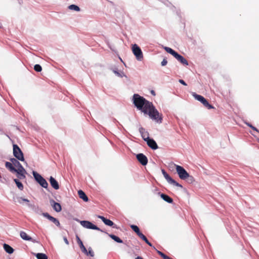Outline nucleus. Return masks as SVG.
Wrapping results in <instances>:
<instances>
[{
	"mask_svg": "<svg viewBox=\"0 0 259 259\" xmlns=\"http://www.w3.org/2000/svg\"><path fill=\"white\" fill-rule=\"evenodd\" d=\"M109 236L115 241L120 243H122V240L120 239L118 237L113 234H109Z\"/></svg>",
	"mask_w": 259,
	"mask_h": 259,
	"instance_id": "27",
	"label": "nucleus"
},
{
	"mask_svg": "<svg viewBox=\"0 0 259 259\" xmlns=\"http://www.w3.org/2000/svg\"><path fill=\"white\" fill-rule=\"evenodd\" d=\"M170 184H172L174 186H176L177 187H180V188H182V186L179 183H178V182H177L175 180H174V179L172 180V181L170 183Z\"/></svg>",
	"mask_w": 259,
	"mask_h": 259,
	"instance_id": "33",
	"label": "nucleus"
},
{
	"mask_svg": "<svg viewBox=\"0 0 259 259\" xmlns=\"http://www.w3.org/2000/svg\"><path fill=\"white\" fill-rule=\"evenodd\" d=\"M99 218L102 220V221L104 222V223L108 226H112L113 228H116V226L114 224L112 221H111L110 220L106 219L105 217L101 216V215H98V217Z\"/></svg>",
	"mask_w": 259,
	"mask_h": 259,
	"instance_id": "12",
	"label": "nucleus"
},
{
	"mask_svg": "<svg viewBox=\"0 0 259 259\" xmlns=\"http://www.w3.org/2000/svg\"><path fill=\"white\" fill-rule=\"evenodd\" d=\"M246 124L248 126H249L250 127H251L253 130L257 132H258V131L257 130V129L254 126H253V125H252L250 123H248V122H246Z\"/></svg>",
	"mask_w": 259,
	"mask_h": 259,
	"instance_id": "35",
	"label": "nucleus"
},
{
	"mask_svg": "<svg viewBox=\"0 0 259 259\" xmlns=\"http://www.w3.org/2000/svg\"><path fill=\"white\" fill-rule=\"evenodd\" d=\"M42 215L44 217L48 219V220H49L50 221L52 222L57 226L60 227V222L57 219L52 217L47 212L42 213Z\"/></svg>",
	"mask_w": 259,
	"mask_h": 259,
	"instance_id": "9",
	"label": "nucleus"
},
{
	"mask_svg": "<svg viewBox=\"0 0 259 259\" xmlns=\"http://www.w3.org/2000/svg\"><path fill=\"white\" fill-rule=\"evenodd\" d=\"M20 235L21 238L24 240L32 241V238L28 236L27 234L25 232L21 231Z\"/></svg>",
	"mask_w": 259,
	"mask_h": 259,
	"instance_id": "19",
	"label": "nucleus"
},
{
	"mask_svg": "<svg viewBox=\"0 0 259 259\" xmlns=\"http://www.w3.org/2000/svg\"><path fill=\"white\" fill-rule=\"evenodd\" d=\"M171 165L174 167H176L177 172L179 175V178L182 180H185L187 178H190L191 180L193 179V177L190 176L187 171L181 166L176 165L172 163Z\"/></svg>",
	"mask_w": 259,
	"mask_h": 259,
	"instance_id": "3",
	"label": "nucleus"
},
{
	"mask_svg": "<svg viewBox=\"0 0 259 259\" xmlns=\"http://www.w3.org/2000/svg\"><path fill=\"white\" fill-rule=\"evenodd\" d=\"M78 194L79 197L83 201L87 202L89 200L88 197H87L85 193L82 190H79L78 191Z\"/></svg>",
	"mask_w": 259,
	"mask_h": 259,
	"instance_id": "20",
	"label": "nucleus"
},
{
	"mask_svg": "<svg viewBox=\"0 0 259 259\" xmlns=\"http://www.w3.org/2000/svg\"><path fill=\"white\" fill-rule=\"evenodd\" d=\"M164 50L168 53H169L170 54L172 55L174 57L176 56V55L178 54V53H177L176 51H175L174 50H172V49L169 48V47H164Z\"/></svg>",
	"mask_w": 259,
	"mask_h": 259,
	"instance_id": "26",
	"label": "nucleus"
},
{
	"mask_svg": "<svg viewBox=\"0 0 259 259\" xmlns=\"http://www.w3.org/2000/svg\"><path fill=\"white\" fill-rule=\"evenodd\" d=\"M164 259H172L171 258L169 257V256H166Z\"/></svg>",
	"mask_w": 259,
	"mask_h": 259,
	"instance_id": "43",
	"label": "nucleus"
},
{
	"mask_svg": "<svg viewBox=\"0 0 259 259\" xmlns=\"http://www.w3.org/2000/svg\"><path fill=\"white\" fill-rule=\"evenodd\" d=\"M175 58L183 65L186 66L188 65V62L187 60L185 58H184L182 56L179 55L178 53L176 55Z\"/></svg>",
	"mask_w": 259,
	"mask_h": 259,
	"instance_id": "16",
	"label": "nucleus"
},
{
	"mask_svg": "<svg viewBox=\"0 0 259 259\" xmlns=\"http://www.w3.org/2000/svg\"><path fill=\"white\" fill-rule=\"evenodd\" d=\"M137 158L138 161L143 165H146L148 162L147 158L145 155L142 153H140L137 155Z\"/></svg>",
	"mask_w": 259,
	"mask_h": 259,
	"instance_id": "11",
	"label": "nucleus"
},
{
	"mask_svg": "<svg viewBox=\"0 0 259 259\" xmlns=\"http://www.w3.org/2000/svg\"><path fill=\"white\" fill-rule=\"evenodd\" d=\"M193 97L197 100L200 101L203 105L208 109H213L214 107L209 104L207 101L202 96L197 95L195 93H192Z\"/></svg>",
	"mask_w": 259,
	"mask_h": 259,
	"instance_id": "7",
	"label": "nucleus"
},
{
	"mask_svg": "<svg viewBox=\"0 0 259 259\" xmlns=\"http://www.w3.org/2000/svg\"><path fill=\"white\" fill-rule=\"evenodd\" d=\"M112 70L115 74L118 77H122L123 76H125V75L123 72H118L115 69H112Z\"/></svg>",
	"mask_w": 259,
	"mask_h": 259,
	"instance_id": "30",
	"label": "nucleus"
},
{
	"mask_svg": "<svg viewBox=\"0 0 259 259\" xmlns=\"http://www.w3.org/2000/svg\"><path fill=\"white\" fill-rule=\"evenodd\" d=\"M88 255H90L91 256H94V253L91 248L89 249V251H88Z\"/></svg>",
	"mask_w": 259,
	"mask_h": 259,
	"instance_id": "36",
	"label": "nucleus"
},
{
	"mask_svg": "<svg viewBox=\"0 0 259 259\" xmlns=\"http://www.w3.org/2000/svg\"><path fill=\"white\" fill-rule=\"evenodd\" d=\"M14 201L15 202H18L19 203L22 204L24 202H29V200L28 199H27L23 198L22 197H17L14 198Z\"/></svg>",
	"mask_w": 259,
	"mask_h": 259,
	"instance_id": "22",
	"label": "nucleus"
},
{
	"mask_svg": "<svg viewBox=\"0 0 259 259\" xmlns=\"http://www.w3.org/2000/svg\"><path fill=\"white\" fill-rule=\"evenodd\" d=\"M145 242L147 244H148L149 246H152V244H151V243H150V242L148 240V239H147L145 241Z\"/></svg>",
	"mask_w": 259,
	"mask_h": 259,
	"instance_id": "41",
	"label": "nucleus"
},
{
	"mask_svg": "<svg viewBox=\"0 0 259 259\" xmlns=\"http://www.w3.org/2000/svg\"><path fill=\"white\" fill-rule=\"evenodd\" d=\"M179 82L181 83V84L184 85H187V84L183 80V79H180L179 80Z\"/></svg>",
	"mask_w": 259,
	"mask_h": 259,
	"instance_id": "39",
	"label": "nucleus"
},
{
	"mask_svg": "<svg viewBox=\"0 0 259 259\" xmlns=\"http://www.w3.org/2000/svg\"><path fill=\"white\" fill-rule=\"evenodd\" d=\"M133 100V103L137 109L141 110L145 114H148L151 119L157 123L162 122V115L160 114L151 102L138 94L134 95Z\"/></svg>",
	"mask_w": 259,
	"mask_h": 259,
	"instance_id": "1",
	"label": "nucleus"
},
{
	"mask_svg": "<svg viewBox=\"0 0 259 259\" xmlns=\"http://www.w3.org/2000/svg\"><path fill=\"white\" fill-rule=\"evenodd\" d=\"M32 174L36 181L39 183L41 187L45 188L48 187V184L47 182L40 175L34 171H33Z\"/></svg>",
	"mask_w": 259,
	"mask_h": 259,
	"instance_id": "5",
	"label": "nucleus"
},
{
	"mask_svg": "<svg viewBox=\"0 0 259 259\" xmlns=\"http://www.w3.org/2000/svg\"><path fill=\"white\" fill-rule=\"evenodd\" d=\"M138 236L141 238L143 240H144V241L147 239V238L146 237V236L143 235L141 232H140L138 235Z\"/></svg>",
	"mask_w": 259,
	"mask_h": 259,
	"instance_id": "34",
	"label": "nucleus"
},
{
	"mask_svg": "<svg viewBox=\"0 0 259 259\" xmlns=\"http://www.w3.org/2000/svg\"><path fill=\"white\" fill-rule=\"evenodd\" d=\"M145 141L147 142V144L148 145V146H149L152 149L155 150L158 148V146L156 142L154 140L151 139L149 138Z\"/></svg>",
	"mask_w": 259,
	"mask_h": 259,
	"instance_id": "13",
	"label": "nucleus"
},
{
	"mask_svg": "<svg viewBox=\"0 0 259 259\" xmlns=\"http://www.w3.org/2000/svg\"><path fill=\"white\" fill-rule=\"evenodd\" d=\"M4 248L5 250L9 254H11L14 252L13 248L8 244H4Z\"/></svg>",
	"mask_w": 259,
	"mask_h": 259,
	"instance_id": "23",
	"label": "nucleus"
},
{
	"mask_svg": "<svg viewBox=\"0 0 259 259\" xmlns=\"http://www.w3.org/2000/svg\"><path fill=\"white\" fill-rule=\"evenodd\" d=\"M161 171L164 178L166 180L167 182L170 184L173 179L166 173V172L164 169H162Z\"/></svg>",
	"mask_w": 259,
	"mask_h": 259,
	"instance_id": "24",
	"label": "nucleus"
},
{
	"mask_svg": "<svg viewBox=\"0 0 259 259\" xmlns=\"http://www.w3.org/2000/svg\"><path fill=\"white\" fill-rule=\"evenodd\" d=\"M151 94H152V95H153V96H155V92H154L153 90H152V91H151Z\"/></svg>",
	"mask_w": 259,
	"mask_h": 259,
	"instance_id": "42",
	"label": "nucleus"
},
{
	"mask_svg": "<svg viewBox=\"0 0 259 259\" xmlns=\"http://www.w3.org/2000/svg\"><path fill=\"white\" fill-rule=\"evenodd\" d=\"M131 228L133 229V230L136 233L137 235L141 232L139 228L136 225H131Z\"/></svg>",
	"mask_w": 259,
	"mask_h": 259,
	"instance_id": "31",
	"label": "nucleus"
},
{
	"mask_svg": "<svg viewBox=\"0 0 259 259\" xmlns=\"http://www.w3.org/2000/svg\"><path fill=\"white\" fill-rule=\"evenodd\" d=\"M37 259H48V256L43 253H33Z\"/></svg>",
	"mask_w": 259,
	"mask_h": 259,
	"instance_id": "25",
	"label": "nucleus"
},
{
	"mask_svg": "<svg viewBox=\"0 0 259 259\" xmlns=\"http://www.w3.org/2000/svg\"><path fill=\"white\" fill-rule=\"evenodd\" d=\"M157 252L158 253V254H159L163 258H164V257L166 256V255H165V254H164L163 253L159 250H157Z\"/></svg>",
	"mask_w": 259,
	"mask_h": 259,
	"instance_id": "38",
	"label": "nucleus"
},
{
	"mask_svg": "<svg viewBox=\"0 0 259 259\" xmlns=\"http://www.w3.org/2000/svg\"><path fill=\"white\" fill-rule=\"evenodd\" d=\"M63 240L65 242V243L67 244V245H68L69 244V242L67 239V238L66 237H63Z\"/></svg>",
	"mask_w": 259,
	"mask_h": 259,
	"instance_id": "40",
	"label": "nucleus"
},
{
	"mask_svg": "<svg viewBox=\"0 0 259 259\" xmlns=\"http://www.w3.org/2000/svg\"><path fill=\"white\" fill-rule=\"evenodd\" d=\"M132 52L138 61H141L143 59V54L140 48L136 44L132 45Z\"/></svg>",
	"mask_w": 259,
	"mask_h": 259,
	"instance_id": "4",
	"label": "nucleus"
},
{
	"mask_svg": "<svg viewBox=\"0 0 259 259\" xmlns=\"http://www.w3.org/2000/svg\"><path fill=\"white\" fill-rule=\"evenodd\" d=\"M13 165L15 167L17 170V177L20 180L25 179V174L27 173L25 169L21 164L16 158H13L10 159Z\"/></svg>",
	"mask_w": 259,
	"mask_h": 259,
	"instance_id": "2",
	"label": "nucleus"
},
{
	"mask_svg": "<svg viewBox=\"0 0 259 259\" xmlns=\"http://www.w3.org/2000/svg\"><path fill=\"white\" fill-rule=\"evenodd\" d=\"M68 9L70 10H73L76 12H79L80 11L79 7L75 5H71L69 6Z\"/></svg>",
	"mask_w": 259,
	"mask_h": 259,
	"instance_id": "29",
	"label": "nucleus"
},
{
	"mask_svg": "<svg viewBox=\"0 0 259 259\" xmlns=\"http://www.w3.org/2000/svg\"><path fill=\"white\" fill-rule=\"evenodd\" d=\"M167 61L166 59H164L162 61L161 64V66H165L167 64Z\"/></svg>",
	"mask_w": 259,
	"mask_h": 259,
	"instance_id": "37",
	"label": "nucleus"
},
{
	"mask_svg": "<svg viewBox=\"0 0 259 259\" xmlns=\"http://www.w3.org/2000/svg\"><path fill=\"white\" fill-rule=\"evenodd\" d=\"M135 259H143L142 257L138 256Z\"/></svg>",
	"mask_w": 259,
	"mask_h": 259,
	"instance_id": "44",
	"label": "nucleus"
},
{
	"mask_svg": "<svg viewBox=\"0 0 259 259\" xmlns=\"http://www.w3.org/2000/svg\"><path fill=\"white\" fill-rule=\"evenodd\" d=\"M50 203L55 211L57 212L61 211L62 207L60 203L56 202L53 199H50Z\"/></svg>",
	"mask_w": 259,
	"mask_h": 259,
	"instance_id": "10",
	"label": "nucleus"
},
{
	"mask_svg": "<svg viewBox=\"0 0 259 259\" xmlns=\"http://www.w3.org/2000/svg\"><path fill=\"white\" fill-rule=\"evenodd\" d=\"M79 223L80 225L85 228L96 230L102 232V230L99 228L88 221H80Z\"/></svg>",
	"mask_w": 259,
	"mask_h": 259,
	"instance_id": "8",
	"label": "nucleus"
},
{
	"mask_svg": "<svg viewBox=\"0 0 259 259\" xmlns=\"http://www.w3.org/2000/svg\"><path fill=\"white\" fill-rule=\"evenodd\" d=\"M160 197L163 200L168 203H171L173 201L172 199L166 194H161Z\"/></svg>",
	"mask_w": 259,
	"mask_h": 259,
	"instance_id": "21",
	"label": "nucleus"
},
{
	"mask_svg": "<svg viewBox=\"0 0 259 259\" xmlns=\"http://www.w3.org/2000/svg\"><path fill=\"white\" fill-rule=\"evenodd\" d=\"M139 132L140 133V134L143 138V140L145 141L147 140L149 137V133L147 131L145 130V128H144L142 127H141L139 129Z\"/></svg>",
	"mask_w": 259,
	"mask_h": 259,
	"instance_id": "14",
	"label": "nucleus"
},
{
	"mask_svg": "<svg viewBox=\"0 0 259 259\" xmlns=\"http://www.w3.org/2000/svg\"><path fill=\"white\" fill-rule=\"evenodd\" d=\"M34 69L37 72H40L42 70V68L40 65L36 64L34 66Z\"/></svg>",
	"mask_w": 259,
	"mask_h": 259,
	"instance_id": "32",
	"label": "nucleus"
},
{
	"mask_svg": "<svg viewBox=\"0 0 259 259\" xmlns=\"http://www.w3.org/2000/svg\"><path fill=\"white\" fill-rule=\"evenodd\" d=\"M13 154L18 160L24 161L23 153L20 148L16 144L13 145Z\"/></svg>",
	"mask_w": 259,
	"mask_h": 259,
	"instance_id": "6",
	"label": "nucleus"
},
{
	"mask_svg": "<svg viewBox=\"0 0 259 259\" xmlns=\"http://www.w3.org/2000/svg\"><path fill=\"white\" fill-rule=\"evenodd\" d=\"M14 182H15L17 187L20 190H22L23 189V185L22 184L21 182L19 181L18 179H15L14 180Z\"/></svg>",
	"mask_w": 259,
	"mask_h": 259,
	"instance_id": "28",
	"label": "nucleus"
},
{
	"mask_svg": "<svg viewBox=\"0 0 259 259\" xmlns=\"http://www.w3.org/2000/svg\"><path fill=\"white\" fill-rule=\"evenodd\" d=\"M76 239L77 243L78 244L80 249H81L82 251L84 253L86 254H88V251L85 247V246L83 245L82 242L80 239L79 237L78 236H76Z\"/></svg>",
	"mask_w": 259,
	"mask_h": 259,
	"instance_id": "17",
	"label": "nucleus"
},
{
	"mask_svg": "<svg viewBox=\"0 0 259 259\" xmlns=\"http://www.w3.org/2000/svg\"><path fill=\"white\" fill-rule=\"evenodd\" d=\"M5 166L8 169H9V170L11 172H12L13 173H14V172L17 173L16 168L13 165L12 162H6L5 163Z\"/></svg>",
	"mask_w": 259,
	"mask_h": 259,
	"instance_id": "18",
	"label": "nucleus"
},
{
	"mask_svg": "<svg viewBox=\"0 0 259 259\" xmlns=\"http://www.w3.org/2000/svg\"><path fill=\"white\" fill-rule=\"evenodd\" d=\"M49 181L51 185L53 188L55 190L59 189V185L58 182L53 177H50Z\"/></svg>",
	"mask_w": 259,
	"mask_h": 259,
	"instance_id": "15",
	"label": "nucleus"
}]
</instances>
